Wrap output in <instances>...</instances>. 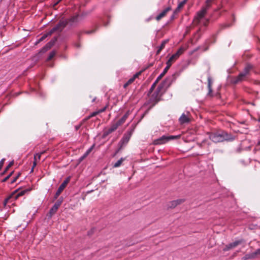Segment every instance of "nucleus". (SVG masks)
<instances>
[{"label": "nucleus", "mask_w": 260, "mask_h": 260, "mask_svg": "<svg viewBox=\"0 0 260 260\" xmlns=\"http://www.w3.org/2000/svg\"><path fill=\"white\" fill-rule=\"evenodd\" d=\"M12 198V196H9V197H8L7 198H6L4 202V205H6L7 204V203L8 202L9 200Z\"/></svg>", "instance_id": "40"}, {"label": "nucleus", "mask_w": 260, "mask_h": 260, "mask_svg": "<svg viewBox=\"0 0 260 260\" xmlns=\"http://www.w3.org/2000/svg\"><path fill=\"white\" fill-rule=\"evenodd\" d=\"M209 20L208 19H207L204 22V25L205 26H207L208 25Z\"/></svg>", "instance_id": "48"}, {"label": "nucleus", "mask_w": 260, "mask_h": 260, "mask_svg": "<svg viewBox=\"0 0 260 260\" xmlns=\"http://www.w3.org/2000/svg\"><path fill=\"white\" fill-rule=\"evenodd\" d=\"M201 36H199L198 38H197V40H199Z\"/></svg>", "instance_id": "57"}, {"label": "nucleus", "mask_w": 260, "mask_h": 260, "mask_svg": "<svg viewBox=\"0 0 260 260\" xmlns=\"http://www.w3.org/2000/svg\"><path fill=\"white\" fill-rule=\"evenodd\" d=\"M131 137V134H125L121 140L120 141V142L118 143V149L116 151L115 155L124 146H125L129 141L130 138Z\"/></svg>", "instance_id": "7"}, {"label": "nucleus", "mask_w": 260, "mask_h": 260, "mask_svg": "<svg viewBox=\"0 0 260 260\" xmlns=\"http://www.w3.org/2000/svg\"><path fill=\"white\" fill-rule=\"evenodd\" d=\"M200 29H199L197 31V34H198V33L200 32Z\"/></svg>", "instance_id": "56"}, {"label": "nucleus", "mask_w": 260, "mask_h": 260, "mask_svg": "<svg viewBox=\"0 0 260 260\" xmlns=\"http://www.w3.org/2000/svg\"><path fill=\"white\" fill-rule=\"evenodd\" d=\"M20 175H21V173H19L17 174V175L15 177H14V178H13V179L11 181V184H13L14 183H15V182L17 181V180L18 179V178L19 177V176H20Z\"/></svg>", "instance_id": "34"}, {"label": "nucleus", "mask_w": 260, "mask_h": 260, "mask_svg": "<svg viewBox=\"0 0 260 260\" xmlns=\"http://www.w3.org/2000/svg\"><path fill=\"white\" fill-rule=\"evenodd\" d=\"M124 160H125V158H121L120 159L117 160L115 164H114L113 165V168H118V167H120Z\"/></svg>", "instance_id": "22"}, {"label": "nucleus", "mask_w": 260, "mask_h": 260, "mask_svg": "<svg viewBox=\"0 0 260 260\" xmlns=\"http://www.w3.org/2000/svg\"><path fill=\"white\" fill-rule=\"evenodd\" d=\"M61 1L57 0V1L56 2H55V3L54 4V5H53V8H55V7L56 5H57L59 4V3L60 2H61Z\"/></svg>", "instance_id": "47"}, {"label": "nucleus", "mask_w": 260, "mask_h": 260, "mask_svg": "<svg viewBox=\"0 0 260 260\" xmlns=\"http://www.w3.org/2000/svg\"><path fill=\"white\" fill-rule=\"evenodd\" d=\"M176 204L174 201H171L169 202L167 204V207L168 209H173L176 207Z\"/></svg>", "instance_id": "24"}, {"label": "nucleus", "mask_w": 260, "mask_h": 260, "mask_svg": "<svg viewBox=\"0 0 260 260\" xmlns=\"http://www.w3.org/2000/svg\"><path fill=\"white\" fill-rule=\"evenodd\" d=\"M186 2H187V0H183L181 2L179 3L177 8L175 10L174 12L177 13V12H179L180 11V10L184 7V6L186 4Z\"/></svg>", "instance_id": "19"}, {"label": "nucleus", "mask_w": 260, "mask_h": 260, "mask_svg": "<svg viewBox=\"0 0 260 260\" xmlns=\"http://www.w3.org/2000/svg\"><path fill=\"white\" fill-rule=\"evenodd\" d=\"M70 178H68L66 180L63 181V182L59 186L57 191H58L59 193H61L62 191L64 190V189L67 186L68 183L69 182Z\"/></svg>", "instance_id": "15"}, {"label": "nucleus", "mask_w": 260, "mask_h": 260, "mask_svg": "<svg viewBox=\"0 0 260 260\" xmlns=\"http://www.w3.org/2000/svg\"><path fill=\"white\" fill-rule=\"evenodd\" d=\"M209 135V139L214 143L222 142L224 141H232L235 139V137L232 135L223 131L210 133Z\"/></svg>", "instance_id": "2"}, {"label": "nucleus", "mask_w": 260, "mask_h": 260, "mask_svg": "<svg viewBox=\"0 0 260 260\" xmlns=\"http://www.w3.org/2000/svg\"><path fill=\"white\" fill-rule=\"evenodd\" d=\"M173 76L171 77L166 78L161 84H160L156 90L151 95L150 101L152 106H154L159 100L162 94L171 85Z\"/></svg>", "instance_id": "1"}, {"label": "nucleus", "mask_w": 260, "mask_h": 260, "mask_svg": "<svg viewBox=\"0 0 260 260\" xmlns=\"http://www.w3.org/2000/svg\"><path fill=\"white\" fill-rule=\"evenodd\" d=\"M79 18V15L78 14H76L73 16H72L69 19L66 20V22H68V24H70V25H72L78 22V19Z\"/></svg>", "instance_id": "14"}, {"label": "nucleus", "mask_w": 260, "mask_h": 260, "mask_svg": "<svg viewBox=\"0 0 260 260\" xmlns=\"http://www.w3.org/2000/svg\"><path fill=\"white\" fill-rule=\"evenodd\" d=\"M95 98H94V99L92 100V102H94V101H95Z\"/></svg>", "instance_id": "58"}, {"label": "nucleus", "mask_w": 260, "mask_h": 260, "mask_svg": "<svg viewBox=\"0 0 260 260\" xmlns=\"http://www.w3.org/2000/svg\"><path fill=\"white\" fill-rule=\"evenodd\" d=\"M48 36H49V35H48V32L47 34L44 35V36H43L41 38H42V39L43 40H44Z\"/></svg>", "instance_id": "49"}, {"label": "nucleus", "mask_w": 260, "mask_h": 260, "mask_svg": "<svg viewBox=\"0 0 260 260\" xmlns=\"http://www.w3.org/2000/svg\"><path fill=\"white\" fill-rule=\"evenodd\" d=\"M81 127V124H79V125H76L75 126V128H76V131H78V129Z\"/></svg>", "instance_id": "52"}, {"label": "nucleus", "mask_w": 260, "mask_h": 260, "mask_svg": "<svg viewBox=\"0 0 260 260\" xmlns=\"http://www.w3.org/2000/svg\"><path fill=\"white\" fill-rule=\"evenodd\" d=\"M184 49L182 48L179 49L178 51L174 54H173L167 62V66L170 68L172 63H173L179 57V56L183 53Z\"/></svg>", "instance_id": "6"}, {"label": "nucleus", "mask_w": 260, "mask_h": 260, "mask_svg": "<svg viewBox=\"0 0 260 260\" xmlns=\"http://www.w3.org/2000/svg\"><path fill=\"white\" fill-rule=\"evenodd\" d=\"M168 42V40H164L162 42L160 46H159V48L158 49L156 54L158 55L160 53L161 51L165 48L166 44Z\"/></svg>", "instance_id": "20"}, {"label": "nucleus", "mask_w": 260, "mask_h": 260, "mask_svg": "<svg viewBox=\"0 0 260 260\" xmlns=\"http://www.w3.org/2000/svg\"><path fill=\"white\" fill-rule=\"evenodd\" d=\"M209 9L206 7H203L202 9L198 11L197 13L196 16L194 18L192 21V25H197L200 22L201 20L205 16L207 13V10Z\"/></svg>", "instance_id": "4"}, {"label": "nucleus", "mask_w": 260, "mask_h": 260, "mask_svg": "<svg viewBox=\"0 0 260 260\" xmlns=\"http://www.w3.org/2000/svg\"><path fill=\"white\" fill-rule=\"evenodd\" d=\"M190 120V114L189 112L183 113L179 119V122L181 124L188 123Z\"/></svg>", "instance_id": "10"}, {"label": "nucleus", "mask_w": 260, "mask_h": 260, "mask_svg": "<svg viewBox=\"0 0 260 260\" xmlns=\"http://www.w3.org/2000/svg\"><path fill=\"white\" fill-rule=\"evenodd\" d=\"M259 254H260V248L257 249L255 252L250 253L251 259L256 258V256Z\"/></svg>", "instance_id": "23"}, {"label": "nucleus", "mask_w": 260, "mask_h": 260, "mask_svg": "<svg viewBox=\"0 0 260 260\" xmlns=\"http://www.w3.org/2000/svg\"><path fill=\"white\" fill-rule=\"evenodd\" d=\"M13 164H14V161H11L9 163V164L8 165V166L5 168V170L3 172L2 175L5 174L7 172V171L9 169V168L13 165Z\"/></svg>", "instance_id": "29"}, {"label": "nucleus", "mask_w": 260, "mask_h": 260, "mask_svg": "<svg viewBox=\"0 0 260 260\" xmlns=\"http://www.w3.org/2000/svg\"><path fill=\"white\" fill-rule=\"evenodd\" d=\"M246 77L247 76L240 72L237 76L234 77L232 79V83L234 84H237L245 80Z\"/></svg>", "instance_id": "11"}, {"label": "nucleus", "mask_w": 260, "mask_h": 260, "mask_svg": "<svg viewBox=\"0 0 260 260\" xmlns=\"http://www.w3.org/2000/svg\"><path fill=\"white\" fill-rule=\"evenodd\" d=\"M169 69V67L166 66V67L164 70L163 72L158 76V77H159L160 78H162L165 76V75L167 73Z\"/></svg>", "instance_id": "27"}, {"label": "nucleus", "mask_w": 260, "mask_h": 260, "mask_svg": "<svg viewBox=\"0 0 260 260\" xmlns=\"http://www.w3.org/2000/svg\"><path fill=\"white\" fill-rule=\"evenodd\" d=\"M189 29H188V30H187L186 31V33H188V32H189Z\"/></svg>", "instance_id": "59"}, {"label": "nucleus", "mask_w": 260, "mask_h": 260, "mask_svg": "<svg viewBox=\"0 0 260 260\" xmlns=\"http://www.w3.org/2000/svg\"><path fill=\"white\" fill-rule=\"evenodd\" d=\"M249 259H251L250 257V253L246 254L243 257L242 259L243 260H247Z\"/></svg>", "instance_id": "37"}, {"label": "nucleus", "mask_w": 260, "mask_h": 260, "mask_svg": "<svg viewBox=\"0 0 260 260\" xmlns=\"http://www.w3.org/2000/svg\"><path fill=\"white\" fill-rule=\"evenodd\" d=\"M63 199L61 197L59 198L57 201L55 203L54 205L50 209L49 211L50 216L51 217L53 215L55 214L58 210L59 207L61 205L63 202Z\"/></svg>", "instance_id": "8"}, {"label": "nucleus", "mask_w": 260, "mask_h": 260, "mask_svg": "<svg viewBox=\"0 0 260 260\" xmlns=\"http://www.w3.org/2000/svg\"><path fill=\"white\" fill-rule=\"evenodd\" d=\"M56 41V39L55 38L53 40H52L47 43L46 45L41 49L40 53H44L50 49L54 45Z\"/></svg>", "instance_id": "12"}, {"label": "nucleus", "mask_w": 260, "mask_h": 260, "mask_svg": "<svg viewBox=\"0 0 260 260\" xmlns=\"http://www.w3.org/2000/svg\"><path fill=\"white\" fill-rule=\"evenodd\" d=\"M135 79L132 77L131 79H129L123 85V87L124 88H126L128 85H129L131 84H132L134 81Z\"/></svg>", "instance_id": "25"}, {"label": "nucleus", "mask_w": 260, "mask_h": 260, "mask_svg": "<svg viewBox=\"0 0 260 260\" xmlns=\"http://www.w3.org/2000/svg\"><path fill=\"white\" fill-rule=\"evenodd\" d=\"M242 242V240H238V241H236L233 243H229V244H228L225 246V247L223 249V250L224 251H228L231 249H233V248L237 247L238 245L241 244Z\"/></svg>", "instance_id": "13"}, {"label": "nucleus", "mask_w": 260, "mask_h": 260, "mask_svg": "<svg viewBox=\"0 0 260 260\" xmlns=\"http://www.w3.org/2000/svg\"><path fill=\"white\" fill-rule=\"evenodd\" d=\"M37 155H34V160L33 162V166H32V167L31 170V172H32L34 171V169L35 167L37 166Z\"/></svg>", "instance_id": "32"}, {"label": "nucleus", "mask_w": 260, "mask_h": 260, "mask_svg": "<svg viewBox=\"0 0 260 260\" xmlns=\"http://www.w3.org/2000/svg\"><path fill=\"white\" fill-rule=\"evenodd\" d=\"M90 118H91V117H89V115L87 117H86V118H85L84 119H83V121H86L88 120H89Z\"/></svg>", "instance_id": "51"}, {"label": "nucleus", "mask_w": 260, "mask_h": 260, "mask_svg": "<svg viewBox=\"0 0 260 260\" xmlns=\"http://www.w3.org/2000/svg\"><path fill=\"white\" fill-rule=\"evenodd\" d=\"M212 80L210 77L208 78V86H212Z\"/></svg>", "instance_id": "41"}, {"label": "nucleus", "mask_w": 260, "mask_h": 260, "mask_svg": "<svg viewBox=\"0 0 260 260\" xmlns=\"http://www.w3.org/2000/svg\"><path fill=\"white\" fill-rule=\"evenodd\" d=\"M47 150H44L41 152L40 153H37L35 155H37V156H38V160H39L40 159L41 156L42 154L45 153L46 152Z\"/></svg>", "instance_id": "36"}, {"label": "nucleus", "mask_w": 260, "mask_h": 260, "mask_svg": "<svg viewBox=\"0 0 260 260\" xmlns=\"http://www.w3.org/2000/svg\"><path fill=\"white\" fill-rule=\"evenodd\" d=\"M253 66L250 64H247L243 71L241 72L243 74H244L246 76H248L250 74V71L252 69Z\"/></svg>", "instance_id": "17"}, {"label": "nucleus", "mask_w": 260, "mask_h": 260, "mask_svg": "<svg viewBox=\"0 0 260 260\" xmlns=\"http://www.w3.org/2000/svg\"><path fill=\"white\" fill-rule=\"evenodd\" d=\"M127 118V115L125 114L121 119L116 121V122L119 126H120L124 123Z\"/></svg>", "instance_id": "21"}, {"label": "nucleus", "mask_w": 260, "mask_h": 260, "mask_svg": "<svg viewBox=\"0 0 260 260\" xmlns=\"http://www.w3.org/2000/svg\"><path fill=\"white\" fill-rule=\"evenodd\" d=\"M93 148V147H90L89 149H88L86 152L79 158V162H81L82 161H83L91 152Z\"/></svg>", "instance_id": "18"}, {"label": "nucleus", "mask_w": 260, "mask_h": 260, "mask_svg": "<svg viewBox=\"0 0 260 260\" xmlns=\"http://www.w3.org/2000/svg\"><path fill=\"white\" fill-rule=\"evenodd\" d=\"M97 28L93 29L90 30H87L85 31V33L88 35L94 33L96 30Z\"/></svg>", "instance_id": "35"}, {"label": "nucleus", "mask_w": 260, "mask_h": 260, "mask_svg": "<svg viewBox=\"0 0 260 260\" xmlns=\"http://www.w3.org/2000/svg\"><path fill=\"white\" fill-rule=\"evenodd\" d=\"M99 114V113L98 111L92 112L90 115H89V117L91 118L92 117L95 116Z\"/></svg>", "instance_id": "39"}, {"label": "nucleus", "mask_w": 260, "mask_h": 260, "mask_svg": "<svg viewBox=\"0 0 260 260\" xmlns=\"http://www.w3.org/2000/svg\"><path fill=\"white\" fill-rule=\"evenodd\" d=\"M10 178V175H8L5 178H4L2 180L3 182H6L9 178Z\"/></svg>", "instance_id": "45"}, {"label": "nucleus", "mask_w": 260, "mask_h": 260, "mask_svg": "<svg viewBox=\"0 0 260 260\" xmlns=\"http://www.w3.org/2000/svg\"><path fill=\"white\" fill-rule=\"evenodd\" d=\"M5 161V158H3L0 161V170L2 169V168L3 166Z\"/></svg>", "instance_id": "42"}, {"label": "nucleus", "mask_w": 260, "mask_h": 260, "mask_svg": "<svg viewBox=\"0 0 260 260\" xmlns=\"http://www.w3.org/2000/svg\"><path fill=\"white\" fill-rule=\"evenodd\" d=\"M207 49H208V48H206L204 50V51H206V50H207Z\"/></svg>", "instance_id": "60"}, {"label": "nucleus", "mask_w": 260, "mask_h": 260, "mask_svg": "<svg viewBox=\"0 0 260 260\" xmlns=\"http://www.w3.org/2000/svg\"><path fill=\"white\" fill-rule=\"evenodd\" d=\"M176 204V206H177L181 204L182 203L185 202V200L183 199H179L176 200H174Z\"/></svg>", "instance_id": "31"}, {"label": "nucleus", "mask_w": 260, "mask_h": 260, "mask_svg": "<svg viewBox=\"0 0 260 260\" xmlns=\"http://www.w3.org/2000/svg\"><path fill=\"white\" fill-rule=\"evenodd\" d=\"M56 54V52L54 50V51H51L48 57V58L47 59V61H49V60H51L55 56Z\"/></svg>", "instance_id": "26"}, {"label": "nucleus", "mask_w": 260, "mask_h": 260, "mask_svg": "<svg viewBox=\"0 0 260 260\" xmlns=\"http://www.w3.org/2000/svg\"><path fill=\"white\" fill-rule=\"evenodd\" d=\"M152 66H153V63H150V64H149V65L148 68L152 67Z\"/></svg>", "instance_id": "55"}, {"label": "nucleus", "mask_w": 260, "mask_h": 260, "mask_svg": "<svg viewBox=\"0 0 260 260\" xmlns=\"http://www.w3.org/2000/svg\"><path fill=\"white\" fill-rule=\"evenodd\" d=\"M26 191L27 190H23L19 191L16 195H15V199H17L19 197L24 195Z\"/></svg>", "instance_id": "28"}, {"label": "nucleus", "mask_w": 260, "mask_h": 260, "mask_svg": "<svg viewBox=\"0 0 260 260\" xmlns=\"http://www.w3.org/2000/svg\"><path fill=\"white\" fill-rule=\"evenodd\" d=\"M14 172H11L8 175H10V177L12 175V174H13Z\"/></svg>", "instance_id": "54"}, {"label": "nucleus", "mask_w": 260, "mask_h": 260, "mask_svg": "<svg viewBox=\"0 0 260 260\" xmlns=\"http://www.w3.org/2000/svg\"><path fill=\"white\" fill-rule=\"evenodd\" d=\"M161 79L159 77H158L155 82L153 83H155V85H156L158 82Z\"/></svg>", "instance_id": "46"}, {"label": "nucleus", "mask_w": 260, "mask_h": 260, "mask_svg": "<svg viewBox=\"0 0 260 260\" xmlns=\"http://www.w3.org/2000/svg\"><path fill=\"white\" fill-rule=\"evenodd\" d=\"M38 159V156H37V160Z\"/></svg>", "instance_id": "61"}, {"label": "nucleus", "mask_w": 260, "mask_h": 260, "mask_svg": "<svg viewBox=\"0 0 260 260\" xmlns=\"http://www.w3.org/2000/svg\"><path fill=\"white\" fill-rule=\"evenodd\" d=\"M119 126L117 124V123L115 122L113 123H112L111 125V126L109 128H108L107 129H105L103 133V137H106L107 136H108L111 133H113L116 130V129L119 127Z\"/></svg>", "instance_id": "9"}, {"label": "nucleus", "mask_w": 260, "mask_h": 260, "mask_svg": "<svg viewBox=\"0 0 260 260\" xmlns=\"http://www.w3.org/2000/svg\"><path fill=\"white\" fill-rule=\"evenodd\" d=\"M60 194H61L60 193L58 192V191H56V192L55 193V194L54 196L53 201L57 199Z\"/></svg>", "instance_id": "43"}, {"label": "nucleus", "mask_w": 260, "mask_h": 260, "mask_svg": "<svg viewBox=\"0 0 260 260\" xmlns=\"http://www.w3.org/2000/svg\"><path fill=\"white\" fill-rule=\"evenodd\" d=\"M214 0H206V4H205V6L207 8H208V9H209L210 8V7L211 6L212 2Z\"/></svg>", "instance_id": "30"}, {"label": "nucleus", "mask_w": 260, "mask_h": 260, "mask_svg": "<svg viewBox=\"0 0 260 260\" xmlns=\"http://www.w3.org/2000/svg\"><path fill=\"white\" fill-rule=\"evenodd\" d=\"M156 86V85H155V83H153L152 84V85H151V88H150V89H149V90L148 91V96H149L150 94H151V93L153 92V91L155 89Z\"/></svg>", "instance_id": "33"}, {"label": "nucleus", "mask_w": 260, "mask_h": 260, "mask_svg": "<svg viewBox=\"0 0 260 260\" xmlns=\"http://www.w3.org/2000/svg\"><path fill=\"white\" fill-rule=\"evenodd\" d=\"M180 137V136H165L164 135L158 139L153 141V144L155 145H162L166 143L170 140L176 139Z\"/></svg>", "instance_id": "3"}, {"label": "nucleus", "mask_w": 260, "mask_h": 260, "mask_svg": "<svg viewBox=\"0 0 260 260\" xmlns=\"http://www.w3.org/2000/svg\"><path fill=\"white\" fill-rule=\"evenodd\" d=\"M68 25V22L65 20H60L59 22L54 27H53L49 32L48 35H51L55 31L60 32Z\"/></svg>", "instance_id": "5"}, {"label": "nucleus", "mask_w": 260, "mask_h": 260, "mask_svg": "<svg viewBox=\"0 0 260 260\" xmlns=\"http://www.w3.org/2000/svg\"><path fill=\"white\" fill-rule=\"evenodd\" d=\"M108 107V104H107L106 106H105L103 108L99 110L98 111H99V114L104 112L106 110V109Z\"/></svg>", "instance_id": "38"}, {"label": "nucleus", "mask_w": 260, "mask_h": 260, "mask_svg": "<svg viewBox=\"0 0 260 260\" xmlns=\"http://www.w3.org/2000/svg\"><path fill=\"white\" fill-rule=\"evenodd\" d=\"M208 90H209V94H210L212 92V88L211 86H208Z\"/></svg>", "instance_id": "50"}, {"label": "nucleus", "mask_w": 260, "mask_h": 260, "mask_svg": "<svg viewBox=\"0 0 260 260\" xmlns=\"http://www.w3.org/2000/svg\"><path fill=\"white\" fill-rule=\"evenodd\" d=\"M170 10H171L170 7H168L166 9H165L159 15H158L156 17V20L157 21H159L162 18L164 17L166 15L167 13Z\"/></svg>", "instance_id": "16"}, {"label": "nucleus", "mask_w": 260, "mask_h": 260, "mask_svg": "<svg viewBox=\"0 0 260 260\" xmlns=\"http://www.w3.org/2000/svg\"><path fill=\"white\" fill-rule=\"evenodd\" d=\"M43 40H44L42 39V38H41L39 40V41H38V43H39V42H41V41H42Z\"/></svg>", "instance_id": "53"}, {"label": "nucleus", "mask_w": 260, "mask_h": 260, "mask_svg": "<svg viewBox=\"0 0 260 260\" xmlns=\"http://www.w3.org/2000/svg\"><path fill=\"white\" fill-rule=\"evenodd\" d=\"M141 74V72H139L137 73H136L135 75H134L133 77L135 79H136L137 78L139 77V75H140Z\"/></svg>", "instance_id": "44"}]
</instances>
